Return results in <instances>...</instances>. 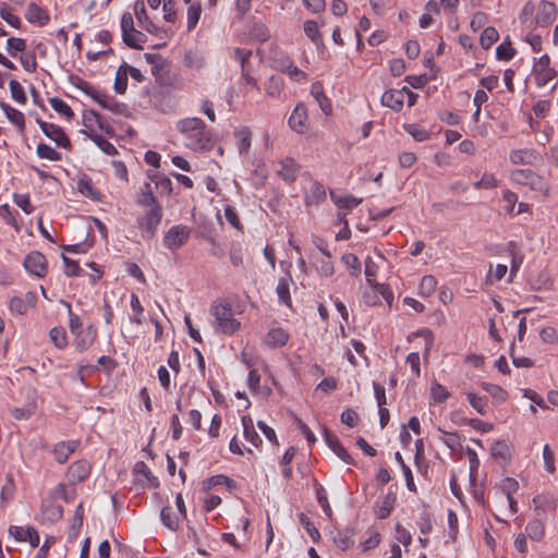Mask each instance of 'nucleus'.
<instances>
[{"label": "nucleus", "mask_w": 558, "mask_h": 558, "mask_svg": "<svg viewBox=\"0 0 558 558\" xmlns=\"http://www.w3.org/2000/svg\"><path fill=\"white\" fill-rule=\"evenodd\" d=\"M14 495V484L11 476L5 478V482L0 485V499L1 504L4 506L9 500L13 498Z\"/></svg>", "instance_id": "nucleus-54"}, {"label": "nucleus", "mask_w": 558, "mask_h": 558, "mask_svg": "<svg viewBox=\"0 0 558 558\" xmlns=\"http://www.w3.org/2000/svg\"><path fill=\"white\" fill-rule=\"evenodd\" d=\"M490 453L495 459L507 460L510 458V447L505 440H498L492 445Z\"/></svg>", "instance_id": "nucleus-42"}, {"label": "nucleus", "mask_w": 558, "mask_h": 558, "mask_svg": "<svg viewBox=\"0 0 558 558\" xmlns=\"http://www.w3.org/2000/svg\"><path fill=\"white\" fill-rule=\"evenodd\" d=\"M80 441L77 440H69L61 441L53 446L52 454L56 461L60 464H63L68 461L69 457L76 450Z\"/></svg>", "instance_id": "nucleus-15"}, {"label": "nucleus", "mask_w": 558, "mask_h": 558, "mask_svg": "<svg viewBox=\"0 0 558 558\" xmlns=\"http://www.w3.org/2000/svg\"><path fill=\"white\" fill-rule=\"evenodd\" d=\"M37 123L39 124V128L43 131V133L51 141H53L58 146L65 149L71 148V141L69 140V137L66 136L61 126L41 120H37Z\"/></svg>", "instance_id": "nucleus-7"}, {"label": "nucleus", "mask_w": 558, "mask_h": 558, "mask_svg": "<svg viewBox=\"0 0 558 558\" xmlns=\"http://www.w3.org/2000/svg\"><path fill=\"white\" fill-rule=\"evenodd\" d=\"M131 307L132 311L134 312V315L130 318L131 322L137 325H142L144 307L142 306L138 296L134 293L131 294Z\"/></svg>", "instance_id": "nucleus-50"}, {"label": "nucleus", "mask_w": 558, "mask_h": 558, "mask_svg": "<svg viewBox=\"0 0 558 558\" xmlns=\"http://www.w3.org/2000/svg\"><path fill=\"white\" fill-rule=\"evenodd\" d=\"M510 179L517 184L527 185L532 191L548 194L547 182L530 169H515L511 171Z\"/></svg>", "instance_id": "nucleus-4"}, {"label": "nucleus", "mask_w": 558, "mask_h": 558, "mask_svg": "<svg viewBox=\"0 0 558 558\" xmlns=\"http://www.w3.org/2000/svg\"><path fill=\"white\" fill-rule=\"evenodd\" d=\"M183 63L187 68L199 70L204 66L205 59L197 52L189 51L184 56Z\"/></svg>", "instance_id": "nucleus-48"}, {"label": "nucleus", "mask_w": 558, "mask_h": 558, "mask_svg": "<svg viewBox=\"0 0 558 558\" xmlns=\"http://www.w3.org/2000/svg\"><path fill=\"white\" fill-rule=\"evenodd\" d=\"M77 190L92 199H99V192L94 187L92 180L87 177L78 180Z\"/></svg>", "instance_id": "nucleus-35"}, {"label": "nucleus", "mask_w": 558, "mask_h": 558, "mask_svg": "<svg viewBox=\"0 0 558 558\" xmlns=\"http://www.w3.org/2000/svg\"><path fill=\"white\" fill-rule=\"evenodd\" d=\"M148 178L155 182L157 187H160L167 195H170L172 192V182L169 178L165 175H159L157 173H148Z\"/></svg>", "instance_id": "nucleus-55"}, {"label": "nucleus", "mask_w": 558, "mask_h": 558, "mask_svg": "<svg viewBox=\"0 0 558 558\" xmlns=\"http://www.w3.org/2000/svg\"><path fill=\"white\" fill-rule=\"evenodd\" d=\"M276 292H277L279 301L281 303L290 306L291 296H290L289 281L287 278L279 279L278 286L276 288Z\"/></svg>", "instance_id": "nucleus-46"}, {"label": "nucleus", "mask_w": 558, "mask_h": 558, "mask_svg": "<svg viewBox=\"0 0 558 558\" xmlns=\"http://www.w3.org/2000/svg\"><path fill=\"white\" fill-rule=\"evenodd\" d=\"M11 97L19 104L25 105L27 97L25 95L23 86L15 80H11L9 83Z\"/></svg>", "instance_id": "nucleus-49"}, {"label": "nucleus", "mask_w": 558, "mask_h": 558, "mask_svg": "<svg viewBox=\"0 0 558 558\" xmlns=\"http://www.w3.org/2000/svg\"><path fill=\"white\" fill-rule=\"evenodd\" d=\"M397 497L393 493H388L383 501L381 505L378 506V508L375 510V514L378 519H386L391 513L395 504H396Z\"/></svg>", "instance_id": "nucleus-27"}, {"label": "nucleus", "mask_w": 558, "mask_h": 558, "mask_svg": "<svg viewBox=\"0 0 558 558\" xmlns=\"http://www.w3.org/2000/svg\"><path fill=\"white\" fill-rule=\"evenodd\" d=\"M49 104L54 111L64 116L66 119H72L74 117V112L71 107L61 98L52 97L49 99Z\"/></svg>", "instance_id": "nucleus-38"}, {"label": "nucleus", "mask_w": 558, "mask_h": 558, "mask_svg": "<svg viewBox=\"0 0 558 558\" xmlns=\"http://www.w3.org/2000/svg\"><path fill=\"white\" fill-rule=\"evenodd\" d=\"M515 54V49L511 47L509 37L496 48V57L499 60H511Z\"/></svg>", "instance_id": "nucleus-47"}, {"label": "nucleus", "mask_w": 558, "mask_h": 558, "mask_svg": "<svg viewBox=\"0 0 558 558\" xmlns=\"http://www.w3.org/2000/svg\"><path fill=\"white\" fill-rule=\"evenodd\" d=\"M436 287L437 279L434 276H424L420 283V295L423 298L430 296L435 292Z\"/></svg>", "instance_id": "nucleus-40"}, {"label": "nucleus", "mask_w": 558, "mask_h": 558, "mask_svg": "<svg viewBox=\"0 0 558 558\" xmlns=\"http://www.w3.org/2000/svg\"><path fill=\"white\" fill-rule=\"evenodd\" d=\"M0 108L3 110L7 119L23 132L25 129V118L23 112L11 107L7 102H0Z\"/></svg>", "instance_id": "nucleus-23"}, {"label": "nucleus", "mask_w": 558, "mask_h": 558, "mask_svg": "<svg viewBox=\"0 0 558 558\" xmlns=\"http://www.w3.org/2000/svg\"><path fill=\"white\" fill-rule=\"evenodd\" d=\"M36 411V404L31 403L24 408H15L11 411V414L16 420H27L31 417Z\"/></svg>", "instance_id": "nucleus-58"}, {"label": "nucleus", "mask_w": 558, "mask_h": 558, "mask_svg": "<svg viewBox=\"0 0 558 558\" xmlns=\"http://www.w3.org/2000/svg\"><path fill=\"white\" fill-rule=\"evenodd\" d=\"M73 345L78 352H84L92 347L97 338V329L89 325L85 329L73 335Z\"/></svg>", "instance_id": "nucleus-10"}, {"label": "nucleus", "mask_w": 558, "mask_h": 558, "mask_svg": "<svg viewBox=\"0 0 558 558\" xmlns=\"http://www.w3.org/2000/svg\"><path fill=\"white\" fill-rule=\"evenodd\" d=\"M343 264L351 269L352 276H360L361 275V263L359 257L355 254L348 253L342 256Z\"/></svg>", "instance_id": "nucleus-51"}, {"label": "nucleus", "mask_w": 558, "mask_h": 558, "mask_svg": "<svg viewBox=\"0 0 558 558\" xmlns=\"http://www.w3.org/2000/svg\"><path fill=\"white\" fill-rule=\"evenodd\" d=\"M468 401L481 415H486L487 413V398L477 396L476 393L469 392L466 395Z\"/></svg>", "instance_id": "nucleus-44"}, {"label": "nucleus", "mask_w": 558, "mask_h": 558, "mask_svg": "<svg viewBox=\"0 0 558 558\" xmlns=\"http://www.w3.org/2000/svg\"><path fill=\"white\" fill-rule=\"evenodd\" d=\"M90 474V464L86 460L73 462L68 469L69 480L73 483L85 481Z\"/></svg>", "instance_id": "nucleus-14"}, {"label": "nucleus", "mask_w": 558, "mask_h": 558, "mask_svg": "<svg viewBox=\"0 0 558 558\" xmlns=\"http://www.w3.org/2000/svg\"><path fill=\"white\" fill-rule=\"evenodd\" d=\"M122 40L128 47L141 50L143 49L142 44L147 40V36L144 33L134 29L133 32H130V34Z\"/></svg>", "instance_id": "nucleus-31"}, {"label": "nucleus", "mask_w": 558, "mask_h": 558, "mask_svg": "<svg viewBox=\"0 0 558 558\" xmlns=\"http://www.w3.org/2000/svg\"><path fill=\"white\" fill-rule=\"evenodd\" d=\"M304 33L313 43L317 44L320 41L318 24L315 21H306L304 23Z\"/></svg>", "instance_id": "nucleus-59"}, {"label": "nucleus", "mask_w": 558, "mask_h": 558, "mask_svg": "<svg viewBox=\"0 0 558 558\" xmlns=\"http://www.w3.org/2000/svg\"><path fill=\"white\" fill-rule=\"evenodd\" d=\"M352 536L353 531L345 529L343 531H337L336 535L332 537V541L338 548L344 551L353 546L354 541Z\"/></svg>", "instance_id": "nucleus-26"}, {"label": "nucleus", "mask_w": 558, "mask_h": 558, "mask_svg": "<svg viewBox=\"0 0 558 558\" xmlns=\"http://www.w3.org/2000/svg\"><path fill=\"white\" fill-rule=\"evenodd\" d=\"M71 84L77 89L82 90L85 95L89 96L94 101H96L101 108H104V104L108 102L110 96L105 93L97 90L90 83L78 77L71 76Z\"/></svg>", "instance_id": "nucleus-9"}, {"label": "nucleus", "mask_w": 558, "mask_h": 558, "mask_svg": "<svg viewBox=\"0 0 558 558\" xmlns=\"http://www.w3.org/2000/svg\"><path fill=\"white\" fill-rule=\"evenodd\" d=\"M288 339L289 335L281 328H272L267 335V342L272 347H282Z\"/></svg>", "instance_id": "nucleus-32"}, {"label": "nucleus", "mask_w": 558, "mask_h": 558, "mask_svg": "<svg viewBox=\"0 0 558 558\" xmlns=\"http://www.w3.org/2000/svg\"><path fill=\"white\" fill-rule=\"evenodd\" d=\"M160 519L162 524L171 531H177L179 529V518L170 506L161 509Z\"/></svg>", "instance_id": "nucleus-28"}, {"label": "nucleus", "mask_w": 558, "mask_h": 558, "mask_svg": "<svg viewBox=\"0 0 558 558\" xmlns=\"http://www.w3.org/2000/svg\"><path fill=\"white\" fill-rule=\"evenodd\" d=\"M307 118V111L304 105H298L289 118V125L292 130L302 133L305 120Z\"/></svg>", "instance_id": "nucleus-20"}, {"label": "nucleus", "mask_w": 558, "mask_h": 558, "mask_svg": "<svg viewBox=\"0 0 558 558\" xmlns=\"http://www.w3.org/2000/svg\"><path fill=\"white\" fill-rule=\"evenodd\" d=\"M499 39V34L495 27L488 26L481 34L480 44L483 49H489Z\"/></svg>", "instance_id": "nucleus-33"}, {"label": "nucleus", "mask_w": 558, "mask_h": 558, "mask_svg": "<svg viewBox=\"0 0 558 558\" xmlns=\"http://www.w3.org/2000/svg\"><path fill=\"white\" fill-rule=\"evenodd\" d=\"M62 260L64 263V274L68 277L81 276L82 269L78 266L77 262L69 258L64 254H62Z\"/></svg>", "instance_id": "nucleus-57"}, {"label": "nucleus", "mask_w": 558, "mask_h": 558, "mask_svg": "<svg viewBox=\"0 0 558 558\" xmlns=\"http://www.w3.org/2000/svg\"><path fill=\"white\" fill-rule=\"evenodd\" d=\"M557 15V8L554 2L541 1L535 16L537 26L545 27L554 22Z\"/></svg>", "instance_id": "nucleus-11"}, {"label": "nucleus", "mask_w": 558, "mask_h": 558, "mask_svg": "<svg viewBox=\"0 0 558 558\" xmlns=\"http://www.w3.org/2000/svg\"><path fill=\"white\" fill-rule=\"evenodd\" d=\"M341 422L349 427H355L359 423V414L353 409H347L341 413Z\"/></svg>", "instance_id": "nucleus-64"}, {"label": "nucleus", "mask_w": 558, "mask_h": 558, "mask_svg": "<svg viewBox=\"0 0 558 558\" xmlns=\"http://www.w3.org/2000/svg\"><path fill=\"white\" fill-rule=\"evenodd\" d=\"M432 397L437 402H444L450 396L446 387L438 383H434L430 388Z\"/></svg>", "instance_id": "nucleus-60"}, {"label": "nucleus", "mask_w": 558, "mask_h": 558, "mask_svg": "<svg viewBox=\"0 0 558 558\" xmlns=\"http://www.w3.org/2000/svg\"><path fill=\"white\" fill-rule=\"evenodd\" d=\"M238 138V148L240 154H246L251 147V132L248 129L244 128L234 133Z\"/></svg>", "instance_id": "nucleus-43"}, {"label": "nucleus", "mask_w": 558, "mask_h": 558, "mask_svg": "<svg viewBox=\"0 0 558 558\" xmlns=\"http://www.w3.org/2000/svg\"><path fill=\"white\" fill-rule=\"evenodd\" d=\"M330 198L335 203V205L340 209H352L363 202V198H359L352 195L341 196L333 191L330 192Z\"/></svg>", "instance_id": "nucleus-24"}, {"label": "nucleus", "mask_w": 558, "mask_h": 558, "mask_svg": "<svg viewBox=\"0 0 558 558\" xmlns=\"http://www.w3.org/2000/svg\"><path fill=\"white\" fill-rule=\"evenodd\" d=\"M25 17L29 23H38L40 26L48 24L50 21L48 12L35 2L28 4Z\"/></svg>", "instance_id": "nucleus-17"}, {"label": "nucleus", "mask_w": 558, "mask_h": 558, "mask_svg": "<svg viewBox=\"0 0 558 558\" xmlns=\"http://www.w3.org/2000/svg\"><path fill=\"white\" fill-rule=\"evenodd\" d=\"M509 159L513 165L532 166L537 161L538 155L534 149H514L510 153Z\"/></svg>", "instance_id": "nucleus-16"}, {"label": "nucleus", "mask_w": 558, "mask_h": 558, "mask_svg": "<svg viewBox=\"0 0 558 558\" xmlns=\"http://www.w3.org/2000/svg\"><path fill=\"white\" fill-rule=\"evenodd\" d=\"M316 269L317 271L326 277L333 275V264L328 257L320 258L316 262Z\"/></svg>", "instance_id": "nucleus-61"}, {"label": "nucleus", "mask_w": 558, "mask_h": 558, "mask_svg": "<svg viewBox=\"0 0 558 558\" xmlns=\"http://www.w3.org/2000/svg\"><path fill=\"white\" fill-rule=\"evenodd\" d=\"M525 531H526L527 536L532 541H536V542H539L544 537V534H545L544 524L538 519L530 521L525 527Z\"/></svg>", "instance_id": "nucleus-29"}, {"label": "nucleus", "mask_w": 558, "mask_h": 558, "mask_svg": "<svg viewBox=\"0 0 558 558\" xmlns=\"http://www.w3.org/2000/svg\"><path fill=\"white\" fill-rule=\"evenodd\" d=\"M88 138H90L101 151L106 155L113 156L118 151L116 147L101 135L95 134L93 131H82Z\"/></svg>", "instance_id": "nucleus-25"}, {"label": "nucleus", "mask_w": 558, "mask_h": 558, "mask_svg": "<svg viewBox=\"0 0 558 558\" xmlns=\"http://www.w3.org/2000/svg\"><path fill=\"white\" fill-rule=\"evenodd\" d=\"M299 519H300V522L301 524L303 525V527L306 530V532L308 533L310 537L312 538V541L314 543H318L320 541V533L319 531L316 529V526L313 524V522L311 521V519L303 512H301L299 514Z\"/></svg>", "instance_id": "nucleus-45"}, {"label": "nucleus", "mask_w": 558, "mask_h": 558, "mask_svg": "<svg viewBox=\"0 0 558 558\" xmlns=\"http://www.w3.org/2000/svg\"><path fill=\"white\" fill-rule=\"evenodd\" d=\"M14 203L26 214H31L34 210L31 204L29 196L27 194H14Z\"/></svg>", "instance_id": "nucleus-63"}, {"label": "nucleus", "mask_w": 558, "mask_h": 558, "mask_svg": "<svg viewBox=\"0 0 558 558\" xmlns=\"http://www.w3.org/2000/svg\"><path fill=\"white\" fill-rule=\"evenodd\" d=\"M114 92L117 94L123 95L126 92L128 88V72L125 69H123V64H121L116 73L114 84H113Z\"/></svg>", "instance_id": "nucleus-41"}, {"label": "nucleus", "mask_w": 558, "mask_h": 558, "mask_svg": "<svg viewBox=\"0 0 558 558\" xmlns=\"http://www.w3.org/2000/svg\"><path fill=\"white\" fill-rule=\"evenodd\" d=\"M481 387L487 391L497 403H502L507 400L508 393L506 390H504L500 386L489 383H481Z\"/></svg>", "instance_id": "nucleus-34"}, {"label": "nucleus", "mask_w": 558, "mask_h": 558, "mask_svg": "<svg viewBox=\"0 0 558 558\" xmlns=\"http://www.w3.org/2000/svg\"><path fill=\"white\" fill-rule=\"evenodd\" d=\"M49 337L52 343L59 349H64L68 345V337L63 327L51 328Z\"/></svg>", "instance_id": "nucleus-37"}, {"label": "nucleus", "mask_w": 558, "mask_h": 558, "mask_svg": "<svg viewBox=\"0 0 558 558\" xmlns=\"http://www.w3.org/2000/svg\"><path fill=\"white\" fill-rule=\"evenodd\" d=\"M499 487L506 497H510L518 490L519 483L512 477H506L500 482Z\"/></svg>", "instance_id": "nucleus-62"}, {"label": "nucleus", "mask_w": 558, "mask_h": 558, "mask_svg": "<svg viewBox=\"0 0 558 558\" xmlns=\"http://www.w3.org/2000/svg\"><path fill=\"white\" fill-rule=\"evenodd\" d=\"M23 265L29 274L36 277L43 278L47 274V259L38 251H33L26 255Z\"/></svg>", "instance_id": "nucleus-8"}, {"label": "nucleus", "mask_w": 558, "mask_h": 558, "mask_svg": "<svg viewBox=\"0 0 558 558\" xmlns=\"http://www.w3.org/2000/svg\"><path fill=\"white\" fill-rule=\"evenodd\" d=\"M36 153L39 158L48 159L51 161H59L62 158L59 151L45 143L38 144Z\"/></svg>", "instance_id": "nucleus-39"}, {"label": "nucleus", "mask_w": 558, "mask_h": 558, "mask_svg": "<svg viewBox=\"0 0 558 558\" xmlns=\"http://www.w3.org/2000/svg\"><path fill=\"white\" fill-rule=\"evenodd\" d=\"M191 229L184 225L172 226L163 236V245L175 251L183 246L190 239Z\"/></svg>", "instance_id": "nucleus-5"}, {"label": "nucleus", "mask_w": 558, "mask_h": 558, "mask_svg": "<svg viewBox=\"0 0 558 558\" xmlns=\"http://www.w3.org/2000/svg\"><path fill=\"white\" fill-rule=\"evenodd\" d=\"M133 471L136 474H142L143 476H145L149 487L157 488L159 486L158 478L151 473V471L144 461L136 462Z\"/></svg>", "instance_id": "nucleus-30"}, {"label": "nucleus", "mask_w": 558, "mask_h": 558, "mask_svg": "<svg viewBox=\"0 0 558 558\" xmlns=\"http://www.w3.org/2000/svg\"><path fill=\"white\" fill-rule=\"evenodd\" d=\"M381 104L395 111H400L404 104L402 92H399L398 89L385 92L381 96Z\"/></svg>", "instance_id": "nucleus-21"}, {"label": "nucleus", "mask_w": 558, "mask_h": 558, "mask_svg": "<svg viewBox=\"0 0 558 558\" xmlns=\"http://www.w3.org/2000/svg\"><path fill=\"white\" fill-rule=\"evenodd\" d=\"M177 129L186 141V146L193 150H207L210 148V135L205 122L199 118H185L177 123Z\"/></svg>", "instance_id": "nucleus-1"}, {"label": "nucleus", "mask_w": 558, "mask_h": 558, "mask_svg": "<svg viewBox=\"0 0 558 558\" xmlns=\"http://www.w3.org/2000/svg\"><path fill=\"white\" fill-rule=\"evenodd\" d=\"M311 94L318 102L319 108L325 114H330L332 111L331 102L324 93L323 85L319 82H315L311 86Z\"/></svg>", "instance_id": "nucleus-19"}, {"label": "nucleus", "mask_w": 558, "mask_h": 558, "mask_svg": "<svg viewBox=\"0 0 558 558\" xmlns=\"http://www.w3.org/2000/svg\"><path fill=\"white\" fill-rule=\"evenodd\" d=\"M533 72L536 85L539 87L545 86L557 75L556 70L550 66V58L548 54L542 56L535 62Z\"/></svg>", "instance_id": "nucleus-6"}, {"label": "nucleus", "mask_w": 558, "mask_h": 558, "mask_svg": "<svg viewBox=\"0 0 558 558\" xmlns=\"http://www.w3.org/2000/svg\"><path fill=\"white\" fill-rule=\"evenodd\" d=\"M324 439L328 447L335 452V454L347 464H354V460L340 444L338 437L332 434L329 429L324 428Z\"/></svg>", "instance_id": "nucleus-12"}, {"label": "nucleus", "mask_w": 558, "mask_h": 558, "mask_svg": "<svg viewBox=\"0 0 558 558\" xmlns=\"http://www.w3.org/2000/svg\"><path fill=\"white\" fill-rule=\"evenodd\" d=\"M26 49V41L23 38L10 37L7 41L8 53L16 57L17 52H23Z\"/></svg>", "instance_id": "nucleus-53"}, {"label": "nucleus", "mask_w": 558, "mask_h": 558, "mask_svg": "<svg viewBox=\"0 0 558 558\" xmlns=\"http://www.w3.org/2000/svg\"><path fill=\"white\" fill-rule=\"evenodd\" d=\"M405 131L417 142H424L429 138V132L417 124H405Z\"/></svg>", "instance_id": "nucleus-56"}, {"label": "nucleus", "mask_w": 558, "mask_h": 558, "mask_svg": "<svg viewBox=\"0 0 558 558\" xmlns=\"http://www.w3.org/2000/svg\"><path fill=\"white\" fill-rule=\"evenodd\" d=\"M316 498H317V501H318L319 506L322 507L324 513L328 518H331L332 510H331V507H330L328 498H327V493H326L325 488L319 484L316 486Z\"/></svg>", "instance_id": "nucleus-52"}, {"label": "nucleus", "mask_w": 558, "mask_h": 558, "mask_svg": "<svg viewBox=\"0 0 558 558\" xmlns=\"http://www.w3.org/2000/svg\"><path fill=\"white\" fill-rule=\"evenodd\" d=\"M217 330L231 335L240 329V322L234 318L232 306L227 302L215 301L210 306Z\"/></svg>", "instance_id": "nucleus-2"}, {"label": "nucleus", "mask_w": 558, "mask_h": 558, "mask_svg": "<svg viewBox=\"0 0 558 558\" xmlns=\"http://www.w3.org/2000/svg\"><path fill=\"white\" fill-rule=\"evenodd\" d=\"M9 534L19 542L28 541L32 547H37L39 545V534L33 526L23 529L21 526L11 525L9 527Z\"/></svg>", "instance_id": "nucleus-13"}, {"label": "nucleus", "mask_w": 558, "mask_h": 558, "mask_svg": "<svg viewBox=\"0 0 558 558\" xmlns=\"http://www.w3.org/2000/svg\"><path fill=\"white\" fill-rule=\"evenodd\" d=\"M136 203L142 207L161 206L154 194L150 183L148 182L144 183L141 187Z\"/></svg>", "instance_id": "nucleus-22"}, {"label": "nucleus", "mask_w": 558, "mask_h": 558, "mask_svg": "<svg viewBox=\"0 0 558 558\" xmlns=\"http://www.w3.org/2000/svg\"><path fill=\"white\" fill-rule=\"evenodd\" d=\"M162 206L149 207L145 214L137 219L138 229L145 240H151L156 236L158 227L162 220Z\"/></svg>", "instance_id": "nucleus-3"}, {"label": "nucleus", "mask_w": 558, "mask_h": 558, "mask_svg": "<svg viewBox=\"0 0 558 558\" xmlns=\"http://www.w3.org/2000/svg\"><path fill=\"white\" fill-rule=\"evenodd\" d=\"M300 170L299 165L292 158H284L280 161L278 174L287 182H294Z\"/></svg>", "instance_id": "nucleus-18"}, {"label": "nucleus", "mask_w": 558, "mask_h": 558, "mask_svg": "<svg viewBox=\"0 0 558 558\" xmlns=\"http://www.w3.org/2000/svg\"><path fill=\"white\" fill-rule=\"evenodd\" d=\"M187 31L194 29L202 14V5L198 2L191 3L187 8Z\"/></svg>", "instance_id": "nucleus-36"}]
</instances>
